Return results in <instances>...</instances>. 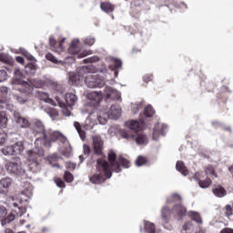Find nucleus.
I'll use <instances>...</instances> for the list:
<instances>
[{"mask_svg": "<svg viewBox=\"0 0 233 233\" xmlns=\"http://www.w3.org/2000/svg\"><path fill=\"white\" fill-rule=\"evenodd\" d=\"M120 136L121 137H123V139H134L137 145L140 147H145L148 145V137H147V135H145L144 133H138L134 135L132 134V132L127 129H121Z\"/></svg>", "mask_w": 233, "mask_h": 233, "instance_id": "obj_8", "label": "nucleus"}, {"mask_svg": "<svg viewBox=\"0 0 233 233\" xmlns=\"http://www.w3.org/2000/svg\"><path fill=\"white\" fill-rule=\"evenodd\" d=\"M37 72V66L35 64H28L25 66V73L28 74V76H34Z\"/></svg>", "mask_w": 233, "mask_h": 233, "instance_id": "obj_37", "label": "nucleus"}, {"mask_svg": "<svg viewBox=\"0 0 233 233\" xmlns=\"http://www.w3.org/2000/svg\"><path fill=\"white\" fill-rule=\"evenodd\" d=\"M172 201H181V196L178 194H173L169 198H167V203H172Z\"/></svg>", "mask_w": 233, "mask_h": 233, "instance_id": "obj_50", "label": "nucleus"}, {"mask_svg": "<svg viewBox=\"0 0 233 233\" xmlns=\"http://www.w3.org/2000/svg\"><path fill=\"white\" fill-rule=\"evenodd\" d=\"M85 81L88 88H101L105 85V77L102 78L101 76L96 74V67L93 72L88 73Z\"/></svg>", "mask_w": 233, "mask_h": 233, "instance_id": "obj_9", "label": "nucleus"}, {"mask_svg": "<svg viewBox=\"0 0 233 233\" xmlns=\"http://www.w3.org/2000/svg\"><path fill=\"white\" fill-rule=\"evenodd\" d=\"M187 214L192 221H195L198 225H203V218L198 211H189Z\"/></svg>", "mask_w": 233, "mask_h": 233, "instance_id": "obj_28", "label": "nucleus"}, {"mask_svg": "<svg viewBox=\"0 0 233 233\" xmlns=\"http://www.w3.org/2000/svg\"><path fill=\"white\" fill-rule=\"evenodd\" d=\"M96 43V38L94 36H87L84 40V44L86 45L87 46H92Z\"/></svg>", "mask_w": 233, "mask_h": 233, "instance_id": "obj_48", "label": "nucleus"}, {"mask_svg": "<svg viewBox=\"0 0 233 233\" xmlns=\"http://www.w3.org/2000/svg\"><path fill=\"white\" fill-rule=\"evenodd\" d=\"M144 114H145L146 117H152V116H154V114H156V111L154 110L152 106H147L144 110Z\"/></svg>", "mask_w": 233, "mask_h": 233, "instance_id": "obj_44", "label": "nucleus"}, {"mask_svg": "<svg viewBox=\"0 0 233 233\" xmlns=\"http://www.w3.org/2000/svg\"><path fill=\"white\" fill-rule=\"evenodd\" d=\"M212 192L216 198H225L227 196V189L221 186H215L212 188Z\"/></svg>", "mask_w": 233, "mask_h": 233, "instance_id": "obj_27", "label": "nucleus"}, {"mask_svg": "<svg viewBox=\"0 0 233 233\" xmlns=\"http://www.w3.org/2000/svg\"><path fill=\"white\" fill-rule=\"evenodd\" d=\"M74 127H75L76 130L77 131L82 141H85V139L86 137V134L85 133V131H83L81 129V124L79 122H74Z\"/></svg>", "mask_w": 233, "mask_h": 233, "instance_id": "obj_36", "label": "nucleus"}, {"mask_svg": "<svg viewBox=\"0 0 233 233\" xmlns=\"http://www.w3.org/2000/svg\"><path fill=\"white\" fill-rule=\"evenodd\" d=\"M46 58L47 59V61H51V63H55V65L59 64V61H57V58H56V56H54V55H52V53H48L46 56Z\"/></svg>", "mask_w": 233, "mask_h": 233, "instance_id": "obj_51", "label": "nucleus"}, {"mask_svg": "<svg viewBox=\"0 0 233 233\" xmlns=\"http://www.w3.org/2000/svg\"><path fill=\"white\" fill-rule=\"evenodd\" d=\"M19 51H20V54H22V56H25V57H26V59H28L29 61H34V56L30 55V53L26 51V49L20 47Z\"/></svg>", "mask_w": 233, "mask_h": 233, "instance_id": "obj_46", "label": "nucleus"}, {"mask_svg": "<svg viewBox=\"0 0 233 233\" xmlns=\"http://www.w3.org/2000/svg\"><path fill=\"white\" fill-rule=\"evenodd\" d=\"M4 156H15L13 146H7L2 148Z\"/></svg>", "mask_w": 233, "mask_h": 233, "instance_id": "obj_39", "label": "nucleus"}, {"mask_svg": "<svg viewBox=\"0 0 233 233\" xmlns=\"http://www.w3.org/2000/svg\"><path fill=\"white\" fill-rule=\"evenodd\" d=\"M126 127L130 128V130H134L135 132H138V130H143L145 128V121L144 120H129L126 123Z\"/></svg>", "mask_w": 233, "mask_h": 233, "instance_id": "obj_20", "label": "nucleus"}, {"mask_svg": "<svg viewBox=\"0 0 233 233\" xmlns=\"http://www.w3.org/2000/svg\"><path fill=\"white\" fill-rule=\"evenodd\" d=\"M14 97L21 105H25V103H26V101H28V98H26V96H25V94H23V93L16 94L14 96Z\"/></svg>", "mask_w": 233, "mask_h": 233, "instance_id": "obj_41", "label": "nucleus"}, {"mask_svg": "<svg viewBox=\"0 0 233 233\" xmlns=\"http://www.w3.org/2000/svg\"><path fill=\"white\" fill-rule=\"evenodd\" d=\"M24 76L21 69L16 68L14 72V82L13 85H29L32 88H40L43 83L39 80H31L29 82L23 81Z\"/></svg>", "mask_w": 233, "mask_h": 233, "instance_id": "obj_10", "label": "nucleus"}, {"mask_svg": "<svg viewBox=\"0 0 233 233\" xmlns=\"http://www.w3.org/2000/svg\"><path fill=\"white\" fill-rule=\"evenodd\" d=\"M225 214H226L227 218H230V216H232V207L230 205L226 206Z\"/></svg>", "mask_w": 233, "mask_h": 233, "instance_id": "obj_57", "label": "nucleus"}, {"mask_svg": "<svg viewBox=\"0 0 233 233\" xmlns=\"http://www.w3.org/2000/svg\"><path fill=\"white\" fill-rule=\"evenodd\" d=\"M93 147L95 150V154L97 156H100V154H103V140L101 139V137L95 136L93 137Z\"/></svg>", "mask_w": 233, "mask_h": 233, "instance_id": "obj_22", "label": "nucleus"}, {"mask_svg": "<svg viewBox=\"0 0 233 233\" xmlns=\"http://www.w3.org/2000/svg\"><path fill=\"white\" fill-rule=\"evenodd\" d=\"M6 94H8V87H0V103H2V108H7L11 112L14 111V105L10 102L6 103Z\"/></svg>", "mask_w": 233, "mask_h": 233, "instance_id": "obj_15", "label": "nucleus"}, {"mask_svg": "<svg viewBox=\"0 0 233 233\" xmlns=\"http://www.w3.org/2000/svg\"><path fill=\"white\" fill-rule=\"evenodd\" d=\"M198 185L200 188H208L210 185H212V180L208 178L206 180H199Z\"/></svg>", "mask_w": 233, "mask_h": 233, "instance_id": "obj_45", "label": "nucleus"}, {"mask_svg": "<svg viewBox=\"0 0 233 233\" xmlns=\"http://www.w3.org/2000/svg\"><path fill=\"white\" fill-rule=\"evenodd\" d=\"M94 69H95L94 66L88 65V66H82L80 68L79 74L70 72L68 74L70 83H72V85H77V83H79V81L81 80V76H83V74H88L90 72H94Z\"/></svg>", "mask_w": 233, "mask_h": 233, "instance_id": "obj_12", "label": "nucleus"}, {"mask_svg": "<svg viewBox=\"0 0 233 233\" xmlns=\"http://www.w3.org/2000/svg\"><path fill=\"white\" fill-rule=\"evenodd\" d=\"M198 227L194 226L192 221H187L184 224L181 229V233H196Z\"/></svg>", "mask_w": 233, "mask_h": 233, "instance_id": "obj_26", "label": "nucleus"}, {"mask_svg": "<svg viewBox=\"0 0 233 233\" xmlns=\"http://www.w3.org/2000/svg\"><path fill=\"white\" fill-rule=\"evenodd\" d=\"M145 230L147 233H156V225L152 222L146 221L145 222Z\"/></svg>", "mask_w": 233, "mask_h": 233, "instance_id": "obj_40", "label": "nucleus"}, {"mask_svg": "<svg viewBox=\"0 0 233 233\" xmlns=\"http://www.w3.org/2000/svg\"><path fill=\"white\" fill-rule=\"evenodd\" d=\"M15 121H16V125L18 128H29L30 127V122L28 119L20 116L19 114H15Z\"/></svg>", "mask_w": 233, "mask_h": 233, "instance_id": "obj_24", "label": "nucleus"}, {"mask_svg": "<svg viewBox=\"0 0 233 233\" xmlns=\"http://www.w3.org/2000/svg\"><path fill=\"white\" fill-rule=\"evenodd\" d=\"M140 108H143L141 104H135V105H133L132 106V112H133V114H137V112L139 111Z\"/></svg>", "mask_w": 233, "mask_h": 233, "instance_id": "obj_56", "label": "nucleus"}, {"mask_svg": "<svg viewBox=\"0 0 233 233\" xmlns=\"http://www.w3.org/2000/svg\"><path fill=\"white\" fill-rule=\"evenodd\" d=\"M64 179L65 181H66V183H72V181H74V176L71 175L70 172L66 171L64 175Z\"/></svg>", "mask_w": 233, "mask_h": 233, "instance_id": "obj_49", "label": "nucleus"}, {"mask_svg": "<svg viewBox=\"0 0 233 233\" xmlns=\"http://www.w3.org/2000/svg\"><path fill=\"white\" fill-rule=\"evenodd\" d=\"M15 61H16V63H19L20 65H25V58H23L22 56H16Z\"/></svg>", "mask_w": 233, "mask_h": 233, "instance_id": "obj_60", "label": "nucleus"}, {"mask_svg": "<svg viewBox=\"0 0 233 233\" xmlns=\"http://www.w3.org/2000/svg\"><path fill=\"white\" fill-rule=\"evenodd\" d=\"M6 214H8L6 208H5V206H3V205H0V219H1V218H5V216H6Z\"/></svg>", "mask_w": 233, "mask_h": 233, "instance_id": "obj_55", "label": "nucleus"}, {"mask_svg": "<svg viewBox=\"0 0 233 233\" xmlns=\"http://www.w3.org/2000/svg\"><path fill=\"white\" fill-rule=\"evenodd\" d=\"M220 233H233V229L232 228H224L221 230Z\"/></svg>", "mask_w": 233, "mask_h": 233, "instance_id": "obj_63", "label": "nucleus"}, {"mask_svg": "<svg viewBox=\"0 0 233 233\" xmlns=\"http://www.w3.org/2000/svg\"><path fill=\"white\" fill-rule=\"evenodd\" d=\"M87 103L91 106H94L99 104L100 101H103V92L102 91H93L86 94Z\"/></svg>", "mask_w": 233, "mask_h": 233, "instance_id": "obj_14", "label": "nucleus"}, {"mask_svg": "<svg viewBox=\"0 0 233 233\" xmlns=\"http://www.w3.org/2000/svg\"><path fill=\"white\" fill-rule=\"evenodd\" d=\"M109 136H115L116 135V129L114 127H110L108 129Z\"/></svg>", "mask_w": 233, "mask_h": 233, "instance_id": "obj_62", "label": "nucleus"}, {"mask_svg": "<svg viewBox=\"0 0 233 233\" xmlns=\"http://www.w3.org/2000/svg\"><path fill=\"white\" fill-rule=\"evenodd\" d=\"M8 125V117H6V113L0 112V128H6Z\"/></svg>", "mask_w": 233, "mask_h": 233, "instance_id": "obj_38", "label": "nucleus"}, {"mask_svg": "<svg viewBox=\"0 0 233 233\" xmlns=\"http://www.w3.org/2000/svg\"><path fill=\"white\" fill-rule=\"evenodd\" d=\"M107 62L112 63V65H114L115 68H121L123 62L120 59L112 57V56H108L106 59Z\"/></svg>", "mask_w": 233, "mask_h": 233, "instance_id": "obj_35", "label": "nucleus"}, {"mask_svg": "<svg viewBox=\"0 0 233 233\" xmlns=\"http://www.w3.org/2000/svg\"><path fill=\"white\" fill-rule=\"evenodd\" d=\"M56 101L57 102L58 106L63 109V115L66 116V117H68L69 116H72V112L68 110V108H72L74 105L77 103V96L75 94L67 93L66 95V101L67 106L61 102V96H56Z\"/></svg>", "mask_w": 233, "mask_h": 233, "instance_id": "obj_7", "label": "nucleus"}, {"mask_svg": "<svg viewBox=\"0 0 233 233\" xmlns=\"http://www.w3.org/2000/svg\"><path fill=\"white\" fill-rule=\"evenodd\" d=\"M108 162L106 160L98 159L96 165V173L89 177V181L93 183V185H101V183H105L106 179H110L112 177V171L121 172V167L125 168H130V161L120 157L118 160H116V155L114 150H110L108 153ZM106 177V178H105Z\"/></svg>", "mask_w": 233, "mask_h": 233, "instance_id": "obj_1", "label": "nucleus"}, {"mask_svg": "<svg viewBox=\"0 0 233 233\" xmlns=\"http://www.w3.org/2000/svg\"><path fill=\"white\" fill-rule=\"evenodd\" d=\"M67 168H72V170H75L76 168V164L74 163H69L66 165Z\"/></svg>", "mask_w": 233, "mask_h": 233, "instance_id": "obj_64", "label": "nucleus"}, {"mask_svg": "<svg viewBox=\"0 0 233 233\" xmlns=\"http://www.w3.org/2000/svg\"><path fill=\"white\" fill-rule=\"evenodd\" d=\"M172 214H174L177 219H181L184 216H187V208L181 204L174 206L172 210L167 206L162 208L161 218L164 223H168V218H170Z\"/></svg>", "mask_w": 233, "mask_h": 233, "instance_id": "obj_3", "label": "nucleus"}, {"mask_svg": "<svg viewBox=\"0 0 233 233\" xmlns=\"http://www.w3.org/2000/svg\"><path fill=\"white\" fill-rule=\"evenodd\" d=\"M12 183H14V180L10 177H3L0 180V194H6L12 187Z\"/></svg>", "mask_w": 233, "mask_h": 233, "instance_id": "obj_21", "label": "nucleus"}, {"mask_svg": "<svg viewBox=\"0 0 233 233\" xmlns=\"http://www.w3.org/2000/svg\"><path fill=\"white\" fill-rule=\"evenodd\" d=\"M8 78V74L5 70H0V83H3V81H6Z\"/></svg>", "mask_w": 233, "mask_h": 233, "instance_id": "obj_53", "label": "nucleus"}, {"mask_svg": "<svg viewBox=\"0 0 233 233\" xmlns=\"http://www.w3.org/2000/svg\"><path fill=\"white\" fill-rule=\"evenodd\" d=\"M5 143H6V134L0 133V145L3 146Z\"/></svg>", "mask_w": 233, "mask_h": 233, "instance_id": "obj_58", "label": "nucleus"}, {"mask_svg": "<svg viewBox=\"0 0 233 233\" xmlns=\"http://www.w3.org/2000/svg\"><path fill=\"white\" fill-rule=\"evenodd\" d=\"M13 205L15 209H13L5 218L2 219V227L8 225V223H12V221H15L17 218H21L24 214H26V208H19L17 203H14Z\"/></svg>", "mask_w": 233, "mask_h": 233, "instance_id": "obj_11", "label": "nucleus"}, {"mask_svg": "<svg viewBox=\"0 0 233 233\" xmlns=\"http://www.w3.org/2000/svg\"><path fill=\"white\" fill-rule=\"evenodd\" d=\"M97 61H99L98 56H91L84 60L85 63H97Z\"/></svg>", "mask_w": 233, "mask_h": 233, "instance_id": "obj_54", "label": "nucleus"}, {"mask_svg": "<svg viewBox=\"0 0 233 233\" xmlns=\"http://www.w3.org/2000/svg\"><path fill=\"white\" fill-rule=\"evenodd\" d=\"M109 115L103 112V111H100L98 113V116H97V119H98V123H100V125H106V121H108V118H109Z\"/></svg>", "mask_w": 233, "mask_h": 233, "instance_id": "obj_33", "label": "nucleus"}, {"mask_svg": "<svg viewBox=\"0 0 233 233\" xmlns=\"http://www.w3.org/2000/svg\"><path fill=\"white\" fill-rule=\"evenodd\" d=\"M167 128H168V126H167L165 124L157 123V125H155V127L153 129L152 139L154 141H157V139H159V137H161L167 134Z\"/></svg>", "mask_w": 233, "mask_h": 233, "instance_id": "obj_16", "label": "nucleus"}, {"mask_svg": "<svg viewBox=\"0 0 233 233\" xmlns=\"http://www.w3.org/2000/svg\"><path fill=\"white\" fill-rule=\"evenodd\" d=\"M5 170L10 176H15L16 177H21L25 176L26 170L23 168V162H21L20 157H15L10 162L5 164Z\"/></svg>", "mask_w": 233, "mask_h": 233, "instance_id": "obj_6", "label": "nucleus"}, {"mask_svg": "<svg viewBox=\"0 0 233 233\" xmlns=\"http://www.w3.org/2000/svg\"><path fill=\"white\" fill-rule=\"evenodd\" d=\"M27 154L29 155L27 158V165L30 172H39V170H41V165L37 160H35V158H34V156L41 157L45 156V150L43 147H35L34 150H28Z\"/></svg>", "mask_w": 233, "mask_h": 233, "instance_id": "obj_5", "label": "nucleus"}, {"mask_svg": "<svg viewBox=\"0 0 233 233\" xmlns=\"http://www.w3.org/2000/svg\"><path fill=\"white\" fill-rule=\"evenodd\" d=\"M32 130L35 136V145L38 147L41 148L43 145H49L46 143V133L47 131L45 130V125L43 122L36 120L32 127Z\"/></svg>", "mask_w": 233, "mask_h": 233, "instance_id": "obj_4", "label": "nucleus"}, {"mask_svg": "<svg viewBox=\"0 0 233 233\" xmlns=\"http://www.w3.org/2000/svg\"><path fill=\"white\" fill-rule=\"evenodd\" d=\"M0 62L5 63V65H12V63H14V58H12V56H10L5 53H1L0 54Z\"/></svg>", "mask_w": 233, "mask_h": 233, "instance_id": "obj_34", "label": "nucleus"}, {"mask_svg": "<svg viewBox=\"0 0 233 233\" xmlns=\"http://www.w3.org/2000/svg\"><path fill=\"white\" fill-rule=\"evenodd\" d=\"M66 38H63L61 41H56L54 37L50 36L49 38V45L54 52H56L57 54H61L65 50V46L63 44Z\"/></svg>", "mask_w": 233, "mask_h": 233, "instance_id": "obj_18", "label": "nucleus"}, {"mask_svg": "<svg viewBox=\"0 0 233 233\" xmlns=\"http://www.w3.org/2000/svg\"><path fill=\"white\" fill-rule=\"evenodd\" d=\"M205 173L207 174V176H215V177H218V175H216V172L214 170V167L212 166H208L205 168Z\"/></svg>", "mask_w": 233, "mask_h": 233, "instance_id": "obj_47", "label": "nucleus"}, {"mask_svg": "<svg viewBox=\"0 0 233 233\" xmlns=\"http://www.w3.org/2000/svg\"><path fill=\"white\" fill-rule=\"evenodd\" d=\"M100 8L106 14H110L115 10L116 6L110 4V2H105L100 4Z\"/></svg>", "mask_w": 233, "mask_h": 233, "instance_id": "obj_29", "label": "nucleus"}, {"mask_svg": "<svg viewBox=\"0 0 233 233\" xmlns=\"http://www.w3.org/2000/svg\"><path fill=\"white\" fill-rule=\"evenodd\" d=\"M108 116L110 119H119L121 117V107L119 105H112Z\"/></svg>", "mask_w": 233, "mask_h": 233, "instance_id": "obj_25", "label": "nucleus"}, {"mask_svg": "<svg viewBox=\"0 0 233 233\" xmlns=\"http://www.w3.org/2000/svg\"><path fill=\"white\" fill-rule=\"evenodd\" d=\"M107 99H113V101H119L121 102V93L116 91V89L110 87V86H106L104 90Z\"/></svg>", "mask_w": 233, "mask_h": 233, "instance_id": "obj_19", "label": "nucleus"}, {"mask_svg": "<svg viewBox=\"0 0 233 233\" xmlns=\"http://www.w3.org/2000/svg\"><path fill=\"white\" fill-rule=\"evenodd\" d=\"M55 183L58 188H65L66 187L65 182L59 177L55 178Z\"/></svg>", "mask_w": 233, "mask_h": 233, "instance_id": "obj_52", "label": "nucleus"}, {"mask_svg": "<svg viewBox=\"0 0 233 233\" xmlns=\"http://www.w3.org/2000/svg\"><path fill=\"white\" fill-rule=\"evenodd\" d=\"M69 54L77 55L78 57L83 58L86 57V56H90L92 51L88 50L86 52H81V42L79 39H74L68 48Z\"/></svg>", "mask_w": 233, "mask_h": 233, "instance_id": "obj_13", "label": "nucleus"}, {"mask_svg": "<svg viewBox=\"0 0 233 233\" xmlns=\"http://www.w3.org/2000/svg\"><path fill=\"white\" fill-rule=\"evenodd\" d=\"M13 150L15 152V156L21 155L22 152L25 151V146L23 145V141H18L13 145Z\"/></svg>", "mask_w": 233, "mask_h": 233, "instance_id": "obj_30", "label": "nucleus"}, {"mask_svg": "<svg viewBox=\"0 0 233 233\" xmlns=\"http://www.w3.org/2000/svg\"><path fill=\"white\" fill-rule=\"evenodd\" d=\"M35 97L40 99V101H44L45 103H47L48 105H52V106H57V104L54 99L48 97V94L42 92V91H36Z\"/></svg>", "mask_w": 233, "mask_h": 233, "instance_id": "obj_23", "label": "nucleus"}, {"mask_svg": "<svg viewBox=\"0 0 233 233\" xmlns=\"http://www.w3.org/2000/svg\"><path fill=\"white\" fill-rule=\"evenodd\" d=\"M56 141H61L64 146L60 148V154L65 156L66 157H70L72 156V147L70 143H68V139L59 131H47L46 143L49 145H42V147H50L52 143H56Z\"/></svg>", "mask_w": 233, "mask_h": 233, "instance_id": "obj_2", "label": "nucleus"}, {"mask_svg": "<svg viewBox=\"0 0 233 233\" xmlns=\"http://www.w3.org/2000/svg\"><path fill=\"white\" fill-rule=\"evenodd\" d=\"M46 112L50 116L53 121L59 116V112L56 108L46 109Z\"/></svg>", "mask_w": 233, "mask_h": 233, "instance_id": "obj_43", "label": "nucleus"}, {"mask_svg": "<svg viewBox=\"0 0 233 233\" xmlns=\"http://www.w3.org/2000/svg\"><path fill=\"white\" fill-rule=\"evenodd\" d=\"M94 127H96V120H94L90 116H87L85 121L84 127L86 128V130H92Z\"/></svg>", "mask_w": 233, "mask_h": 233, "instance_id": "obj_32", "label": "nucleus"}, {"mask_svg": "<svg viewBox=\"0 0 233 233\" xmlns=\"http://www.w3.org/2000/svg\"><path fill=\"white\" fill-rule=\"evenodd\" d=\"M23 188L24 190L21 192L20 196V203H23V201H28L34 194V186H32V184L26 182L23 186Z\"/></svg>", "mask_w": 233, "mask_h": 233, "instance_id": "obj_17", "label": "nucleus"}, {"mask_svg": "<svg viewBox=\"0 0 233 233\" xmlns=\"http://www.w3.org/2000/svg\"><path fill=\"white\" fill-rule=\"evenodd\" d=\"M135 165L137 167H143L144 165H147V157L143 156H138L135 161Z\"/></svg>", "mask_w": 233, "mask_h": 233, "instance_id": "obj_42", "label": "nucleus"}, {"mask_svg": "<svg viewBox=\"0 0 233 233\" xmlns=\"http://www.w3.org/2000/svg\"><path fill=\"white\" fill-rule=\"evenodd\" d=\"M83 148L85 156H88V154H90V147L84 145Z\"/></svg>", "mask_w": 233, "mask_h": 233, "instance_id": "obj_59", "label": "nucleus"}, {"mask_svg": "<svg viewBox=\"0 0 233 233\" xmlns=\"http://www.w3.org/2000/svg\"><path fill=\"white\" fill-rule=\"evenodd\" d=\"M176 168L178 172L182 174V176H188V169H187V167H185V164L183 162L177 161Z\"/></svg>", "mask_w": 233, "mask_h": 233, "instance_id": "obj_31", "label": "nucleus"}, {"mask_svg": "<svg viewBox=\"0 0 233 233\" xmlns=\"http://www.w3.org/2000/svg\"><path fill=\"white\" fill-rule=\"evenodd\" d=\"M145 83H148V81H152V75H146L144 76Z\"/></svg>", "mask_w": 233, "mask_h": 233, "instance_id": "obj_61", "label": "nucleus"}]
</instances>
